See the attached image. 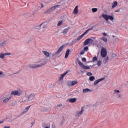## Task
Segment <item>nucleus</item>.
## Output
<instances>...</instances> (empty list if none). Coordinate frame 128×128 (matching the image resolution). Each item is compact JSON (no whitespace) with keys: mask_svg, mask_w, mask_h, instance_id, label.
<instances>
[{"mask_svg":"<svg viewBox=\"0 0 128 128\" xmlns=\"http://www.w3.org/2000/svg\"><path fill=\"white\" fill-rule=\"evenodd\" d=\"M6 44V41L4 40L2 42H0V48L2 46H4Z\"/></svg>","mask_w":128,"mask_h":128,"instance_id":"obj_26","label":"nucleus"},{"mask_svg":"<svg viewBox=\"0 0 128 128\" xmlns=\"http://www.w3.org/2000/svg\"><path fill=\"white\" fill-rule=\"evenodd\" d=\"M80 54H84V50H82L81 52H80Z\"/></svg>","mask_w":128,"mask_h":128,"instance_id":"obj_56","label":"nucleus"},{"mask_svg":"<svg viewBox=\"0 0 128 128\" xmlns=\"http://www.w3.org/2000/svg\"><path fill=\"white\" fill-rule=\"evenodd\" d=\"M98 61V58L96 56H94L92 59V61L88 62H94Z\"/></svg>","mask_w":128,"mask_h":128,"instance_id":"obj_29","label":"nucleus"},{"mask_svg":"<svg viewBox=\"0 0 128 128\" xmlns=\"http://www.w3.org/2000/svg\"><path fill=\"white\" fill-rule=\"evenodd\" d=\"M88 46L84 47V52H88Z\"/></svg>","mask_w":128,"mask_h":128,"instance_id":"obj_43","label":"nucleus"},{"mask_svg":"<svg viewBox=\"0 0 128 128\" xmlns=\"http://www.w3.org/2000/svg\"><path fill=\"white\" fill-rule=\"evenodd\" d=\"M64 4H65L64 1L63 0H62L59 2L56 3V6L57 8L60 6H61V8H62V6H64Z\"/></svg>","mask_w":128,"mask_h":128,"instance_id":"obj_6","label":"nucleus"},{"mask_svg":"<svg viewBox=\"0 0 128 128\" xmlns=\"http://www.w3.org/2000/svg\"><path fill=\"white\" fill-rule=\"evenodd\" d=\"M34 94H30L28 96V100H34Z\"/></svg>","mask_w":128,"mask_h":128,"instance_id":"obj_13","label":"nucleus"},{"mask_svg":"<svg viewBox=\"0 0 128 128\" xmlns=\"http://www.w3.org/2000/svg\"><path fill=\"white\" fill-rule=\"evenodd\" d=\"M48 22H44L40 24V26H42V28H46V27L48 26Z\"/></svg>","mask_w":128,"mask_h":128,"instance_id":"obj_18","label":"nucleus"},{"mask_svg":"<svg viewBox=\"0 0 128 128\" xmlns=\"http://www.w3.org/2000/svg\"><path fill=\"white\" fill-rule=\"evenodd\" d=\"M11 94L12 96H20V92H18V90L12 91L11 92Z\"/></svg>","mask_w":128,"mask_h":128,"instance_id":"obj_8","label":"nucleus"},{"mask_svg":"<svg viewBox=\"0 0 128 128\" xmlns=\"http://www.w3.org/2000/svg\"><path fill=\"white\" fill-rule=\"evenodd\" d=\"M117 94L119 98H122V94Z\"/></svg>","mask_w":128,"mask_h":128,"instance_id":"obj_47","label":"nucleus"},{"mask_svg":"<svg viewBox=\"0 0 128 128\" xmlns=\"http://www.w3.org/2000/svg\"><path fill=\"white\" fill-rule=\"evenodd\" d=\"M26 96H24V97L23 98L22 101L20 102H26Z\"/></svg>","mask_w":128,"mask_h":128,"instance_id":"obj_41","label":"nucleus"},{"mask_svg":"<svg viewBox=\"0 0 128 128\" xmlns=\"http://www.w3.org/2000/svg\"><path fill=\"white\" fill-rule=\"evenodd\" d=\"M92 12H98V8H92Z\"/></svg>","mask_w":128,"mask_h":128,"instance_id":"obj_40","label":"nucleus"},{"mask_svg":"<svg viewBox=\"0 0 128 128\" xmlns=\"http://www.w3.org/2000/svg\"><path fill=\"white\" fill-rule=\"evenodd\" d=\"M12 54L10 53H4V56H10Z\"/></svg>","mask_w":128,"mask_h":128,"instance_id":"obj_52","label":"nucleus"},{"mask_svg":"<svg viewBox=\"0 0 128 128\" xmlns=\"http://www.w3.org/2000/svg\"><path fill=\"white\" fill-rule=\"evenodd\" d=\"M86 74H87V76H90L92 74V73L90 72H87Z\"/></svg>","mask_w":128,"mask_h":128,"instance_id":"obj_48","label":"nucleus"},{"mask_svg":"<svg viewBox=\"0 0 128 128\" xmlns=\"http://www.w3.org/2000/svg\"><path fill=\"white\" fill-rule=\"evenodd\" d=\"M67 85L69 86H72V81H69L67 82Z\"/></svg>","mask_w":128,"mask_h":128,"instance_id":"obj_45","label":"nucleus"},{"mask_svg":"<svg viewBox=\"0 0 128 128\" xmlns=\"http://www.w3.org/2000/svg\"><path fill=\"white\" fill-rule=\"evenodd\" d=\"M41 25L40 24V25H38V26H34L36 30H40V28H41Z\"/></svg>","mask_w":128,"mask_h":128,"instance_id":"obj_34","label":"nucleus"},{"mask_svg":"<svg viewBox=\"0 0 128 128\" xmlns=\"http://www.w3.org/2000/svg\"><path fill=\"white\" fill-rule=\"evenodd\" d=\"M34 14H36V12H32L30 13L26 14V15L28 16L31 17L32 16H34Z\"/></svg>","mask_w":128,"mask_h":128,"instance_id":"obj_24","label":"nucleus"},{"mask_svg":"<svg viewBox=\"0 0 128 128\" xmlns=\"http://www.w3.org/2000/svg\"><path fill=\"white\" fill-rule=\"evenodd\" d=\"M58 106H59L60 108V106H62V104H59L58 105Z\"/></svg>","mask_w":128,"mask_h":128,"instance_id":"obj_62","label":"nucleus"},{"mask_svg":"<svg viewBox=\"0 0 128 128\" xmlns=\"http://www.w3.org/2000/svg\"><path fill=\"white\" fill-rule=\"evenodd\" d=\"M4 74V72H2V71H0V76H2H2H5L6 74Z\"/></svg>","mask_w":128,"mask_h":128,"instance_id":"obj_51","label":"nucleus"},{"mask_svg":"<svg viewBox=\"0 0 128 128\" xmlns=\"http://www.w3.org/2000/svg\"><path fill=\"white\" fill-rule=\"evenodd\" d=\"M84 35L82 34L81 36H80L78 38H77V40H82V38H84Z\"/></svg>","mask_w":128,"mask_h":128,"instance_id":"obj_38","label":"nucleus"},{"mask_svg":"<svg viewBox=\"0 0 128 128\" xmlns=\"http://www.w3.org/2000/svg\"><path fill=\"white\" fill-rule=\"evenodd\" d=\"M78 6H76L74 9V10L73 12V14H78Z\"/></svg>","mask_w":128,"mask_h":128,"instance_id":"obj_12","label":"nucleus"},{"mask_svg":"<svg viewBox=\"0 0 128 128\" xmlns=\"http://www.w3.org/2000/svg\"><path fill=\"white\" fill-rule=\"evenodd\" d=\"M68 70H66V72L65 73L63 74L62 75H61L60 78V80H63L64 78V76H66V74H68Z\"/></svg>","mask_w":128,"mask_h":128,"instance_id":"obj_11","label":"nucleus"},{"mask_svg":"<svg viewBox=\"0 0 128 128\" xmlns=\"http://www.w3.org/2000/svg\"><path fill=\"white\" fill-rule=\"evenodd\" d=\"M95 77L94 76H91L89 78V80H90V82H94V80H95Z\"/></svg>","mask_w":128,"mask_h":128,"instance_id":"obj_30","label":"nucleus"},{"mask_svg":"<svg viewBox=\"0 0 128 128\" xmlns=\"http://www.w3.org/2000/svg\"><path fill=\"white\" fill-rule=\"evenodd\" d=\"M80 66L82 68H83V70H90V66H86L84 64Z\"/></svg>","mask_w":128,"mask_h":128,"instance_id":"obj_19","label":"nucleus"},{"mask_svg":"<svg viewBox=\"0 0 128 128\" xmlns=\"http://www.w3.org/2000/svg\"><path fill=\"white\" fill-rule=\"evenodd\" d=\"M10 126H4V128H10Z\"/></svg>","mask_w":128,"mask_h":128,"instance_id":"obj_61","label":"nucleus"},{"mask_svg":"<svg viewBox=\"0 0 128 128\" xmlns=\"http://www.w3.org/2000/svg\"><path fill=\"white\" fill-rule=\"evenodd\" d=\"M92 28H91L88 30H87L82 35L84 36H86V34H88V32H90V30H92Z\"/></svg>","mask_w":128,"mask_h":128,"instance_id":"obj_23","label":"nucleus"},{"mask_svg":"<svg viewBox=\"0 0 128 128\" xmlns=\"http://www.w3.org/2000/svg\"><path fill=\"white\" fill-rule=\"evenodd\" d=\"M66 44H64L62 46H61L60 47L58 48V50L54 52L52 54V58H54V60H56V58H60V56H58V54L62 52V50L64 49V48H66Z\"/></svg>","mask_w":128,"mask_h":128,"instance_id":"obj_1","label":"nucleus"},{"mask_svg":"<svg viewBox=\"0 0 128 128\" xmlns=\"http://www.w3.org/2000/svg\"><path fill=\"white\" fill-rule=\"evenodd\" d=\"M32 42V39H30L29 40H28V41H27V42Z\"/></svg>","mask_w":128,"mask_h":128,"instance_id":"obj_63","label":"nucleus"},{"mask_svg":"<svg viewBox=\"0 0 128 128\" xmlns=\"http://www.w3.org/2000/svg\"><path fill=\"white\" fill-rule=\"evenodd\" d=\"M20 72V70H19L18 72L14 73L13 74H10L9 76H12L13 74H18V72Z\"/></svg>","mask_w":128,"mask_h":128,"instance_id":"obj_57","label":"nucleus"},{"mask_svg":"<svg viewBox=\"0 0 128 128\" xmlns=\"http://www.w3.org/2000/svg\"><path fill=\"white\" fill-rule=\"evenodd\" d=\"M42 53L46 56V58H50V52H48L47 51H42Z\"/></svg>","mask_w":128,"mask_h":128,"instance_id":"obj_20","label":"nucleus"},{"mask_svg":"<svg viewBox=\"0 0 128 128\" xmlns=\"http://www.w3.org/2000/svg\"><path fill=\"white\" fill-rule=\"evenodd\" d=\"M114 92H118V94L119 92H120V90H114Z\"/></svg>","mask_w":128,"mask_h":128,"instance_id":"obj_55","label":"nucleus"},{"mask_svg":"<svg viewBox=\"0 0 128 128\" xmlns=\"http://www.w3.org/2000/svg\"><path fill=\"white\" fill-rule=\"evenodd\" d=\"M70 28L68 27L64 29L63 32H62V34H68V30H70Z\"/></svg>","mask_w":128,"mask_h":128,"instance_id":"obj_22","label":"nucleus"},{"mask_svg":"<svg viewBox=\"0 0 128 128\" xmlns=\"http://www.w3.org/2000/svg\"><path fill=\"white\" fill-rule=\"evenodd\" d=\"M108 20H114V17L112 16H108Z\"/></svg>","mask_w":128,"mask_h":128,"instance_id":"obj_42","label":"nucleus"},{"mask_svg":"<svg viewBox=\"0 0 128 128\" xmlns=\"http://www.w3.org/2000/svg\"><path fill=\"white\" fill-rule=\"evenodd\" d=\"M64 120H65L64 119L63 120L60 124V126H63L64 122Z\"/></svg>","mask_w":128,"mask_h":128,"instance_id":"obj_54","label":"nucleus"},{"mask_svg":"<svg viewBox=\"0 0 128 128\" xmlns=\"http://www.w3.org/2000/svg\"><path fill=\"white\" fill-rule=\"evenodd\" d=\"M56 8H58V7H56V5H55L54 6H52V8H50L49 9H48L45 12H44V14H46L50 12H52L53 10H56Z\"/></svg>","mask_w":128,"mask_h":128,"instance_id":"obj_4","label":"nucleus"},{"mask_svg":"<svg viewBox=\"0 0 128 128\" xmlns=\"http://www.w3.org/2000/svg\"><path fill=\"white\" fill-rule=\"evenodd\" d=\"M116 6H118V2L115 1L112 3V8H114Z\"/></svg>","mask_w":128,"mask_h":128,"instance_id":"obj_25","label":"nucleus"},{"mask_svg":"<svg viewBox=\"0 0 128 128\" xmlns=\"http://www.w3.org/2000/svg\"><path fill=\"white\" fill-rule=\"evenodd\" d=\"M30 106H32V105L28 106V107H26L24 110L22 112V113L21 114H26V112H28V110H30Z\"/></svg>","mask_w":128,"mask_h":128,"instance_id":"obj_9","label":"nucleus"},{"mask_svg":"<svg viewBox=\"0 0 128 128\" xmlns=\"http://www.w3.org/2000/svg\"><path fill=\"white\" fill-rule=\"evenodd\" d=\"M69 102H71V104H74L76 102V98H70L68 100Z\"/></svg>","mask_w":128,"mask_h":128,"instance_id":"obj_14","label":"nucleus"},{"mask_svg":"<svg viewBox=\"0 0 128 128\" xmlns=\"http://www.w3.org/2000/svg\"><path fill=\"white\" fill-rule=\"evenodd\" d=\"M116 54H112V58H116Z\"/></svg>","mask_w":128,"mask_h":128,"instance_id":"obj_58","label":"nucleus"},{"mask_svg":"<svg viewBox=\"0 0 128 128\" xmlns=\"http://www.w3.org/2000/svg\"><path fill=\"white\" fill-rule=\"evenodd\" d=\"M102 16L104 18V19L106 20V22H108V15L103 14L102 15Z\"/></svg>","mask_w":128,"mask_h":128,"instance_id":"obj_15","label":"nucleus"},{"mask_svg":"<svg viewBox=\"0 0 128 128\" xmlns=\"http://www.w3.org/2000/svg\"><path fill=\"white\" fill-rule=\"evenodd\" d=\"M105 79H106V78H102L100 79H98V80H96V81L94 82V86H98V82H102V80H105Z\"/></svg>","mask_w":128,"mask_h":128,"instance_id":"obj_7","label":"nucleus"},{"mask_svg":"<svg viewBox=\"0 0 128 128\" xmlns=\"http://www.w3.org/2000/svg\"><path fill=\"white\" fill-rule=\"evenodd\" d=\"M72 82V86H76L78 84V81L77 80H72L71 82Z\"/></svg>","mask_w":128,"mask_h":128,"instance_id":"obj_27","label":"nucleus"},{"mask_svg":"<svg viewBox=\"0 0 128 128\" xmlns=\"http://www.w3.org/2000/svg\"><path fill=\"white\" fill-rule=\"evenodd\" d=\"M100 40H103V42H108V38H106V37H102L100 38Z\"/></svg>","mask_w":128,"mask_h":128,"instance_id":"obj_28","label":"nucleus"},{"mask_svg":"<svg viewBox=\"0 0 128 128\" xmlns=\"http://www.w3.org/2000/svg\"><path fill=\"white\" fill-rule=\"evenodd\" d=\"M94 42V40L90 38H87L84 42V46H88V44H92Z\"/></svg>","mask_w":128,"mask_h":128,"instance_id":"obj_5","label":"nucleus"},{"mask_svg":"<svg viewBox=\"0 0 128 128\" xmlns=\"http://www.w3.org/2000/svg\"><path fill=\"white\" fill-rule=\"evenodd\" d=\"M76 60L80 66H82V64H83L82 62L80 60V59H78V58H77Z\"/></svg>","mask_w":128,"mask_h":128,"instance_id":"obj_31","label":"nucleus"},{"mask_svg":"<svg viewBox=\"0 0 128 128\" xmlns=\"http://www.w3.org/2000/svg\"><path fill=\"white\" fill-rule=\"evenodd\" d=\"M16 101H14L10 103V106H16Z\"/></svg>","mask_w":128,"mask_h":128,"instance_id":"obj_35","label":"nucleus"},{"mask_svg":"<svg viewBox=\"0 0 128 128\" xmlns=\"http://www.w3.org/2000/svg\"><path fill=\"white\" fill-rule=\"evenodd\" d=\"M62 24V20H60L58 22V24H57L58 26H60Z\"/></svg>","mask_w":128,"mask_h":128,"instance_id":"obj_36","label":"nucleus"},{"mask_svg":"<svg viewBox=\"0 0 128 128\" xmlns=\"http://www.w3.org/2000/svg\"><path fill=\"white\" fill-rule=\"evenodd\" d=\"M82 62H86V58H82Z\"/></svg>","mask_w":128,"mask_h":128,"instance_id":"obj_53","label":"nucleus"},{"mask_svg":"<svg viewBox=\"0 0 128 128\" xmlns=\"http://www.w3.org/2000/svg\"><path fill=\"white\" fill-rule=\"evenodd\" d=\"M31 124H32V126H30V128H32L34 126V122H32L31 123Z\"/></svg>","mask_w":128,"mask_h":128,"instance_id":"obj_59","label":"nucleus"},{"mask_svg":"<svg viewBox=\"0 0 128 128\" xmlns=\"http://www.w3.org/2000/svg\"><path fill=\"white\" fill-rule=\"evenodd\" d=\"M90 92H92V90L88 88L83 90V92H84V93Z\"/></svg>","mask_w":128,"mask_h":128,"instance_id":"obj_21","label":"nucleus"},{"mask_svg":"<svg viewBox=\"0 0 128 128\" xmlns=\"http://www.w3.org/2000/svg\"><path fill=\"white\" fill-rule=\"evenodd\" d=\"M70 49H68L66 51V53L65 54V58H68V56H70Z\"/></svg>","mask_w":128,"mask_h":128,"instance_id":"obj_16","label":"nucleus"},{"mask_svg":"<svg viewBox=\"0 0 128 128\" xmlns=\"http://www.w3.org/2000/svg\"><path fill=\"white\" fill-rule=\"evenodd\" d=\"M103 36H108V34H106V32H104L103 34Z\"/></svg>","mask_w":128,"mask_h":128,"instance_id":"obj_60","label":"nucleus"},{"mask_svg":"<svg viewBox=\"0 0 128 128\" xmlns=\"http://www.w3.org/2000/svg\"><path fill=\"white\" fill-rule=\"evenodd\" d=\"M4 58V54H0V58Z\"/></svg>","mask_w":128,"mask_h":128,"instance_id":"obj_46","label":"nucleus"},{"mask_svg":"<svg viewBox=\"0 0 128 128\" xmlns=\"http://www.w3.org/2000/svg\"><path fill=\"white\" fill-rule=\"evenodd\" d=\"M44 126H46V124H42V127L44 128Z\"/></svg>","mask_w":128,"mask_h":128,"instance_id":"obj_64","label":"nucleus"},{"mask_svg":"<svg viewBox=\"0 0 128 128\" xmlns=\"http://www.w3.org/2000/svg\"><path fill=\"white\" fill-rule=\"evenodd\" d=\"M41 4V7L40 8H38V10H40L42 8H44V4H42V3L40 4Z\"/></svg>","mask_w":128,"mask_h":128,"instance_id":"obj_50","label":"nucleus"},{"mask_svg":"<svg viewBox=\"0 0 128 128\" xmlns=\"http://www.w3.org/2000/svg\"><path fill=\"white\" fill-rule=\"evenodd\" d=\"M54 84H50V88H54Z\"/></svg>","mask_w":128,"mask_h":128,"instance_id":"obj_49","label":"nucleus"},{"mask_svg":"<svg viewBox=\"0 0 128 128\" xmlns=\"http://www.w3.org/2000/svg\"><path fill=\"white\" fill-rule=\"evenodd\" d=\"M122 8H120L118 9V10H114V12H122Z\"/></svg>","mask_w":128,"mask_h":128,"instance_id":"obj_44","label":"nucleus"},{"mask_svg":"<svg viewBox=\"0 0 128 128\" xmlns=\"http://www.w3.org/2000/svg\"><path fill=\"white\" fill-rule=\"evenodd\" d=\"M108 56H107L106 58H104L103 62L104 64H106L108 62Z\"/></svg>","mask_w":128,"mask_h":128,"instance_id":"obj_33","label":"nucleus"},{"mask_svg":"<svg viewBox=\"0 0 128 128\" xmlns=\"http://www.w3.org/2000/svg\"><path fill=\"white\" fill-rule=\"evenodd\" d=\"M97 65L98 66H102V61H100V60H98L97 62Z\"/></svg>","mask_w":128,"mask_h":128,"instance_id":"obj_37","label":"nucleus"},{"mask_svg":"<svg viewBox=\"0 0 128 128\" xmlns=\"http://www.w3.org/2000/svg\"><path fill=\"white\" fill-rule=\"evenodd\" d=\"M76 60L80 66H82V64H83L82 62L80 60V59H78V58H77Z\"/></svg>","mask_w":128,"mask_h":128,"instance_id":"obj_32","label":"nucleus"},{"mask_svg":"<svg viewBox=\"0 0 128 128\" xmlns=\"http://www.w3.org/2000/svg\"><path fill=\"white\" fill-rule=\"evenodd\" d=\"M20 116H14V117L13 118V119L12 120V121L14 120H16V118H20Z\"/></svg>","mask_w":128,"mask_h":128,"instance_id":"obj_39","label":"nucleus"},{"mask_svg":"<svg viewBox=\"0 0 128 128\" xmlns=\"http://www.w3.org/2000/svg\"><path fill=\"white\" fill-rule=\"evenodd\" d=\"M10 98H12V96L4 98L2 100V103L4 104H8V100H10Z\"/></svg>","mask_w":128,"mask_h":128,"instance_id":"obj_10","label":"nucleus"},{"mask_svg":"<svg viewBox=\"0 0 128 128\" xmlns=\"http://www.w3.org/2000/svg\"><path fill=\"white\" fill-rule=\"evenodd\" d=\"M108 54V52L106 49L104 47L102 48L101 50V56L102 58H106Z\"/></svg>","mask_w":128,"mask_h":128,"instance_id":"obj_3","label":"nucleus"},{"mask_svg":"<svg viewBox=\"0 0 128 128\" xmlns=\"http://www.w3.org/2000/svg\"><path fill=\"white\" fill-rule=\"evenodd\" d=\"M44 60L46 61H44L42 63H41L40 64H30L29 65V66L32 68H40V66H44V64H48V58H45Z\"/></svg>","mask_w":128,"mask_h":128,"instance_id":"obj_2","label":"nucleus"},{"mask_svg":"<svg viewBox=\"0 0 128 128\" xmlns=\"http://www.w3.org/2000/svg\"><path fill=\"white\" fill-rule=\"evenodd\" d=\"M84 110V108H82V110H81V111L80 112V111H76V114H78V116H80L81 114H82Z\"/></svg>","mask_w":128,"mask_h":128,"instance_id":"obj_17","label":"nucleus"}]
</instances>
